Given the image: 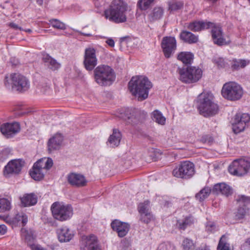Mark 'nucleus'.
<instances>
[{
    "instance_id": "obj_55",
    "label": "nucleus",
    "mask_w": 250,
    "mask_h": 250,
    "mask_svg": "<svg viewBox=\"0 0 250 250\" xmlns=\"http://www.w3.org/2000/svg\"><path fill=\"white\" fill-rule=\"evenodd\" d=\"M45 160V158H43L39 160H38L37 162H36L34 165L35 167H38L44 170V161Z\"/></svg>"
},
{
    "instance_id": "obj_30",
    "label": "nucleus",
    "mask_w": 250,
    "mask_h": 250,
    "mask_svg": "<svg viewBox=\"0 0 250 250\" xmlns=\"http://www.w3.org/2000/svg\"><path fill=\"white\" fill-rule=\"evenodd\" d=\"M132 115L128 117V119H134L137 121H143L147 116V113L138 109H134L132 111ZM133 121V120H132Z\"/></svg>"
},
{
    "instance_id": "obj_56",
    "label": "nucleus",
    "mask_w": 250,
    "mask_h": 250,
    "mask_svg": "<svg viewBox=\"0 0 250 250\" xmlns=\"http://www.w3.org/2000/svg\"><path fill=\"white\" fill-rule=\"evenodd\" d=\"M29 247L32 250H46V249L42 247L38 244H29Z\"/></svg>"
},
{
    "instance_id": "obj_51",
    "label": "nucleus",
    "mask_w": 250,
    "mask_h": 250,
    "mask_svg": "<svg viewBox=\"0 0 250 250\" xmlns=\"http://www.w3.org/2000/svg\"><path fill=\"white\" fill-rule=\"evenodd\" d=\"M175 48H163V51L166 58H169L174 53Z\"/></svg>"
},
{
    "instance_id": "obj_8",
    "label": "nucleus",
    "mask_w": 250,
    "mask_h": 250,
    "mask_svg": "<svg viewBox=\"0 0 250 250\" xmlns=\"http://www.w3.org/2000/svg\"><path fill=\"white\" fill-rule=\"evenodd\" d=\"M194 164L188 161L181 162L172 171V174L177 178L188 179L194 174Z\"/></svg>"
},
{
    "instance_id": "obj_31",
    "label": "nucleus",
    "mask_w": 250,
    "mask_h": 250,
    "mask_svg": "<svg viewBox=\"0 0 250 250\" xmlns=\"http://www.w3.org/2000/svg\"><path fill=\"white\" fill-rule=\"evenodd\" d=\"M177 58L185 64H190L193 59V54L189 52H182L178 54Z\"/></svg>"
},
{
    "instance_id": "obj_2",
    "label": "nucleus",
    "mask_w": 250,
    "mask_h": 250,
    "mask_svg": "<svg viewBox=\"0 0 250 250\" xmlns=\"http://www.w3.org/2000/svg\"><path fill=\"white\" fill-rule=\"evenodd\" d=\"M127 6L123 0H113L109 7L105 10L106 19L115 23H119L126 21Z\"/></svg>"
},
{
    "instance_id": "obj_36",
    "label": "nucleus",
    "mask_w": 250,
    "mask_h": 250,
    "mask_svg": "<svg viewBox=\"0 0 250 250\" xmlns=\"http://www.w3.org/2000/svg\"><path fill=\"white\" fill-rule=\"evenodd\" d=\"M162 47H176V41L173 37H165L163 38Z\"/></svg>"
},
{
    "instance_id": "obj_49",
    "label": "nucleus",
    "mask_w": 250,
    "mask_h": 250,
    "mask_svg": "<svg viewBox=\"0 0 250 250\" xmlns=\"http://www.w3.org/2000/svg\"><path fill=\"white\" fill-rule=\"evenodd\" d=\"M206 230L209 233H213L217 230L216 226L214 222H208L207 223Z\"/></svg>"
},
{
    "instance_id": "obj_3",
    "label": "nucleus",
    "mask_w": 250,
    "mask_h": 250,
    "mask_svg": "<svg viewBox=\"0 0 250 250\" xmlns=\"http://www.w3.org/2000/svg\"><path fill=\"white\" fill-rule=\"evenodd\" d=\"M198 109L200 114L205 117L213 116L218 113L219 107L214 103L211 96L201 94L198 98Z\"/></svg>"
},
{
    "instance_id": "obj_53",
    "label": "nucleus",
    "mask_w": 250,
    "mask_h": 250,
    "mask_svg": "<svg viewBox=\"0 0 250 250\" xmlns=\"http://www.w3.org/2000/svg\"><path fill=\"white\" fill-rule=\"evenodd\" d=\"M213 138L209 135H204L202 137L201 139V141L203 143H207L208 144H210L213 142Z\"/></svg>"
},
{
    "instance_id": "obj_38",
    "label": "nucleus",
    "mask_w": 250,
    "mask_h": 250,
    "mask_svg": "<svg viewBox=\"0 0 250 250\" xmlns=\"http://www.w3.org/2000/svg\"><path fill=\"white\" fill-rule=\"evenodd\" d=\"M49 21L50 24L54 28L62 30L66 29V25L58 19H51Z\"/></svg>"
},
{
    "instance_id": "obj_47",
    "label": "nucleus",
    "mask_w": 250,
    "mask_h": 250,
    "mask_svg": "<svg viewBox=\"0 0 250 250\" xmlns=\"http://www.w3.org/2000/svg\"><path fill=\"white\" fill-rule=\"evenodd\" d=\"M140 214L141 221L145 223L148 224L153 219V215L151 213H142Z\"/></svg>"
},
{
    "instance_id": "obj_33",
    "label": "nucleus",
    "mask_w": 250,
    "mask_h": 250,
    "mask_svg": "<svg viewBox=\"0 0 250 250\" xmlns=\"http://www.w3.org/2000/svg\"><path fill=\"white\" fill-rule=\"evenodd\" d=\"M194 219L192 216L186 217L182 222L178 221V228L180 229L184 230L188 226L194 223Z\"/></svg>"
},
{
    "instance_id": "obj_12",
    "label": "nucleus",
    "mask_w": 250,
    "mask_h": 250,
    "mask_svg": "<svg viewBox=\"0 0 250 250\" xmlns=\"http://www.w3.org/2000/svg\"><path fill=\"white\" fill-rule=\"evenodd\" d=\"M211 28V34L213 42L218 46H222L226 44V41L224 38L223 29L220 24H216L211 22L209 25Z\"/></svg>"
},
{
    "instance_id": "obj_35",
    "label": "nucleus",
    "mask_w": 250,
    "mask_h": 250,
    "mask_svg": "<svg viewBox=\"0 0 250 250\" xmlns=\"http://www.w3.org/2000/svg\"><path fill=\"white\" fill-rule=\"evenodd\" d=\"M15 223L21 225L22 227L26 225L28 221V218L26 214L23 212L17 213L13 219Z\"/></svg>"
},
{
    "instance_id": "obj_58",
    "label": "nucleus",
    "mask_w": 250,
    "mask_h": 250,
    "mask_svg": "<svg viewBox=\"0 0 250 250\" xmlns=\"http://www.w3.org/2000/svg\"><path fill=\"white\" fill-rule=\"evenodd\" d=\"M162 205L165 207L168 208L171 206L172 203L169 201L164 200L161 203Z\"/></svg>"
},
{
    "instance_id": "obj_52",
    "label": "nucleus",
    "mask_w": 250,
    "mask_h": 250,
    "mask_svg": "<svg viewBox=\"0 0 250 250\" xmlns=\"http://www.w3.org/2000/svg\"><path fill=\"white\" fill-rule=\"evenodd\" d=\"M24 239L27 243L28 246L29 244H32V242L34 240V237L33 235L28 232H26L24 235Z\"/></svg>"
},
{
    "instance_id": "obj_25",
    "label": "nucleus",
    "mask_w": 250,
    "mask_h": 250,
    "mask_svg": "<svg viewBox=\"0 0 250 250\" xmlns=\"http://www.w3.org/2000/svg\"><path fill=\"white\" fill-rule=\"evenodd\" d=\"M120 45L126 47H134L139 45L140 40L137 38H133L129 36L122 37L120 39Z\"/></svg>"
},
{
    "instance_id": "obj_27",
    "label": "nucleus",
    "mask_w": 250,
    "mask_h": 250,
    "mask_svg": "<svg viewBox=\"0 0 250 250\" xmlns=\"http://www.w3.org/2000/svg\"><path fill=\"white\" fill-rule=\"evenodd\" d=\"M180 38L184 42L188 43H196L198 41V36H196L190 32L183 31L180 34Z\"/></svg>"
},
{
    "instance_id": "obj_45",
    "label": "nucleus",
    "mask_w": 250,
    "mask_h": 250,
    "mask_svg": "<svg viewBox=\"0 0 250 250\" xmlns=\"http://www.w3.org/2000/svg\"><path fill=\"white\" fill-rule=\"evenodd\" d=\"M182 246L185 250H192L194 248L192 240L188 238H185L183 240Z\"/></svg>"
},
{
    "instance_id": "obj_23",
    "label": "nucleus",
    "mask_w": 250,
    "mask_h": 250,
    "mask_svg": "<svg viewBox=\"0 0 250 250\" xmlns=\"http://www.w3.org/2000/svg\"><path fill=\"white\" fill-rule=\"evenodd\" d=\"M74 234L66 227L60 229L58 232V239L61 242H68L72 239Z\"/></svg>"
},
{
    "instance_id": "obj_64",
    "label": "nucleus",
    "mask_w": 250,
    "mask_h": 250,
    "mask_svg": "<svg viewBox=\"0 0 250 250\" xmlns=\"http://www.w3.org/2000/svg\"><path fill=\"white\" fill-rule=\"evenodd\" d=\"M196 250H209V249L206 246H201L198 248Z\"/></svg>"
},
{
    "instance_id": "obj_59",
    "label": "nucleus",
    "mask_w": 250,
    "mask_h": 250,
    "mask_svg": "<svg viewBox=\"0 0 250 250\" xmlns=\"http://www.w3.org/2000/svg\"><path fill=\"white\" fill-rule=\"evenodd\" d=\"M7 228L4 225H0V234L3 235L5 233Z\"/></svg>"
},
{
    "instance_id": "obj_22",
    "label": "nucleus",
    "mask_w": 250,
    "mask_h": 250,
    "mask_svg": "<svg viewBox=\"0 0 250 250\" xmlns=\"http://www.w3.org/2000/svg\"><path fill=\"white\" fill-rule=\"evenodd\" d=\"M21 204L23 207H29L35 205L37 203V195L33 193H26L20 198Z\"/></svg>"
},
{
    "instance_id": "obj_44",
    "label": "nucleus",
    "mask_w": 250,
    "mask_h": 250,
    "mask_svg": "<svg viewBox=\"0 0 250 250\" xmlns=\"http://www.w3.org/2000/svg\"><path fill=\"white\" fill-rule=\"evenodd\" d=\"M236 200L240 206L244 205L245 206L250 204V196L239 195Z\"/></svg>"
},
{
    "instance_id": "obj_54",
    "label": "nucleus",
    "mask_w": 250,
    "mask_h": 250,
    "mask_svg": "<svg viewBox=\"0 0 250 250\" xmlns=\"http://www.w3.org/2000/svg\"><path fill=\"white\" fill-rule=\"evenodd\" d=\"M44 170L50 169L53 166V160L50 158H45L44 161Z\"/></svg>"
},
{
    "instance_id": "obj_10",
    "label": "nucleus",
    "mask_w": 250,
    "mask_h": 250,
    "mask_svg": "<svg viewBox=\"0 0 250 250\" xmlns=\"http://www.w3.org/2000/svg\"><path fill=\"white\" fill-rule=\"evenodd\" d=\"M10 80L11 81L12 87L20 92L26 91L30 87V82L28 79L20 73L11 74Z\"/></svg>"
},
{
    "instance_id": "obj_19",
    "label": "nucleus",
    "mask_w": 250,
    "mask_h": 250,
    "mask_svg": "<svg viewBox=\"0 0 250 250\" xmlns=\"http://www.w3.org/2000/svg\"><path fill=\"white\" fill-rule=\"evenodd\" d=\"M212 193L215 194H221L229 196L232 194V188L224 183L215 184L211 189Z\"/></svg>"
},
{
    "instance_id": "obj_26",
    "label": "nucleus",
    "mask_w": 250,
    "mask_h": 250,
    "mask_svg": "<svg viewBox=\"0 0 250 250\" xmlns=\"http://www.w3.org/2000/svg\"><path fill=\"white\" fill-rule=\"evenodd\" d=\"M121 137V132L116 129H113V133L109 136L108 142L112 147L117 146L120 144Z\"/></svg>"
},
{
    "instance_id": "obj_42",
    "label": "nucleus",
    "mask_w": 250,
    "mask_h": 250,
    "mask_svg": "<svg viewBox=\"0 0 250 250\" xmlns=\"http://www.w3.org/2000/svg\"><path fill=\"white\" fill-rule=\"evenodd\" d=\"M183 3L181 1H172L168 3V9L171 12L177 11L183 7Z\"/></svg>"
},
{
    "instance_id": "obj_61",
    "label": "nucleus",
    "mask_w": 250,
    "mask_h": 250,
    "mask_svg": "<svg viewBox=\"0 0 250 250\" xmlns=\"http://www.w3.org/2000/svg\"><path fill=\"white\" fill-rule=\"evenodd\" d=\"M106 42L110 47L114 46L115 42L114 40L112 39H108L106 41Z\"/></svg>"
},
{
    "instance_id": "obj_4",
    "label": "nucleus",
    "mask_w": 250,
    "mask_h": 250,
    "mask_svg": "<svg viewBox=\"0 0 250 250\" xmlns=\"http://www.w3.org/2000/svg\"><path fill=\"white\" fill-rule=\"evenodd\" d=\"M94 79L96 82L101 86L111 84L115 79L113 70L109 66L101 65L94 70Z\"/></svg>"
},
{
    "instance_id": "obj_48",
    "label": "nucleus",
    "mask_w": 250,
    "mask_h": 250,
    "mask_svg": "<svg viewBox=\"0 0 250 250\" xmlns=\"http://www.w3.org/2000/svg\"><path fill=\"white\" fill-rule=\"evenodd\" d=\"M214 62L219 68H225L228 65V62H227L224 59L221 58L214 59Z\"/></svg>"
},
{
    "instance_id": "obj_37",
    "label": "nucleus",
    "mask_w": 250,
    "mask_h": 250,
    "mask_svg": "<svg viewBox=\"0 0 250 250\" xmlns=\"http://www.w3.org/2000/svg\"><path fill=\"white\" fill-rule=\"evenodd\" d=\"M227 240L228 238L226 235L222 236L217 246V250H230L229 244L227 243Z\"/></svg>"
},
{
    "instance_id": "obj_63",
    "label": "nucleus",
    "mask_w": 250,
    "mask_h": 250,
    "mask_svg": "<svg viewBox=\"0 0 250 250\" xmlns=\"http://www.w3.org/2000/svg\"><path fill=\"white\" fill-rule=\"evenodd\" d=\"M4 84L6 87H7L8 88H10V83L8 82L7 77H5V78Z\"/></svg>"
},
{
    "instance_id": "obj_39",
    "label": "nucleus",
    "mask_w": 250,
    "mask_h": 250,
    "mask_svg": "<svg viewBox=\"0 0 250 250\" xmlns=\"http://www.w3.org/2000/svg\"><path fill=\"white\" fill-rule=\"evenodd\" d=\"M211 192L212 191L210 188H205L201 190L196 195V198L198 199L200 201H202L208 197Z\"/></svg>"
},
{
    "instance_id": "obj_60",
    "label": "nucleus",
    "mask_w": 250,
    "mask_h": 250,
    "mask_svg": "<svg viewBox=\"0 0 250 250\" xmlns=\"http://www.w3.org/2000/svg\"><path fill=\"white\" fill-rule=\"evenodd\" d=\"M244 247H246L250 250V237L246 239L243 244Z\"/></svg>"
},
{
    "instance_id": "obj_21",
    "label": "nucleus",
    "mask_w": 250,
    "mask_h": 250,
    "mask_svg": "<svg viewBox=\"0 0 250 250\" xmlns=\"http://www.w3.org/2000/svg\"><path fill=\"white\" fill-rule=\"evenodd\" d=\"M210 24L211 22L210 21H194L188 24V28L193 32H198L205 29H209Z\"/></svg>"
},
{
    "instance_id": "obj_13",
    "label": "nucleus",
    "mask_w": 250,
    "mask_h": 250,
    "mask_svg": "<svg viewBox=\"0 0 250 250\" xmlns=\"http://www.w3.org/2000/svg\"><path fill=\"white\" fill-rule=\"evenodd\" d=\"M97 63L96 50L94 48H86L84 52L83 64L85 69L91 71Z\"/></svg>"
},
{
    "instance_id": "obj_29",
    "label": "nucleus",
    "mask_w": 250,
    "mask_h": 250,
    "mask_svg": "<svg viewBox=\"0 0 250 250\" xmlns=\"http://www.w3.org/2000/svg\"><path fill=\"white\" fill-rule=\"evenodd\" d=\"M44 170L35 167L34 165L32 170L30 171L31 177L36 181H40L42 180L44 176Z\"/></svg>"
},
{
    "instance_id": "obj_7",
    "label": "nucleus",
    "mask_w": 250,
    "mask_h": 250,
    "mask_svg": "<svg viewBox=\"0 0 250 250\" xmlns=\"http://www.w3.org/2000/svg\"><path fill=\"white\" fill-rule=\"evenodd\" d=\"M51 209L54 218L61 221L69 219L73 215L71 206L65 205L62 202L54 203L51 206Z\"/></svg>"
},
{
    "instance_id": "obj_5",
    "label": "nucleus",
    "mask_w": 250,
    "mask_h": 250,
    "mask_svg": "<svg viewBox=\"0 0 250 250\" xmlns=\"http://www.w3.org/2000/svg\"><path fill=\"white\" fill-rule=\"evenodd\" d=\"M222 96L229 101H236L240 100L243 95V89L241 86L233 82L225 83L222 87Z\"/></svg>"
},
{
    "instance_id": "obj_43",
    "label": "nucleus",
    "mask_w": 250,
    "mask_h": 250,
    "mask_svg": "<svg viewBox=\"0 0 250 250\" xmlns=\"http://www.w3.org/2000/svg\"><path fill=\"white\" fill-rule=\"evenodd\" d=\"M154 0H139L138 2V6L142 10L147 9Z\"/></svg>"
},
{
    "instance_id": "obj_32",
    "label": "nucleus",
    "mask_w": 250,
    "mask_h": 250,
    "mask_svg": "<svg viewBox=\"0 0 250 250\" xmlns=\"http://www.w3.org/2000/svg\"><path fill=\"white\" fill-rule=\"evenodd\" d=\"M163 14V9L160 7H156L153 9L152 12L148 15V19L151 21H156L160 19Z\"/></svg>"
},
{
    "instance_id": "obj_50",
    "label": "nucleus",
    "mask_w": 250,
    "mask_h": 250,
    "mask_svg": "<svg viewBox=\"0 0 250 250\" xmlns=\"http://www.w3.org/2000/svg\"><path fill=\"white\" fill-rule=\"evenodd\" d=\"M246 208H239L236 213L235 217L238 219L243 218L246 214Z\"/></svg>"
},
{
    "instance_id": "obj_57",
    "label": "nucleus",
    "mask_w": 250,
    "mask_h": 250,
    "mask_svg": "<svg viewBox=\"0 0 250 250\" xmlns=\"http://www.w3.org/2000/svg\"><path fill=\"white\" fill-rule=\"evenodd\" d=\"M8 25L11 28L15 30H23V29L22 27L19 26L17 24L14 22H10Z\"/></svg>"
},
{
    "instance_id": "obj_1",
    "label": "nucleus",
    "mask_w": 250,
    "mask_h": 250,
    "mask_svg": "<svg viewBox=\"0 0 250 250\" xmlns=\"http://www.w3.org/2000/svg\"><path fill=\"white\" fill-rule=\"evenodd\" d=\"M152 87L151 82L146 77H133L128 83V89L132 95L142 101L148 97L149 89Z\"/></svg>"
},
{
    "instance_id": "obj_16",
    "label": "nucleus",
    "mask_w": 250,
    "mask_h": 250,
    "mask_svg": "<svg viewBox=\"0 0 250 250\" xmlns=\"http://www.w3.org/2000/svg\"><path fill=\"white\" fill-rule=\"evenodd\" d=\"M20 130V125L18 123H5L1 125L0 131L7 138L11 137L19 132Z\"/></svg>"
},
{
    "instance_id": "obj_24",
    "label": "nucleus",
    "mask_w": 250,
    "mask_h": 250,
    "mask_svg": "<svg viewBox=\"0 0 250 250\" xmlns=\"http://www.w3.org/2000/svg\"><path fill=\"white\" fill-rule=\"evenodd\" d=\"M250 62V60L247 59H233L230 61L231 69L232 71L238 70L245 67Z\"/></svg>"
},
{
    "instance_id": "obj_11",
    "label": "nucleus",
    "mask_w": 250,
    "mask_h": 250,
    "mask_svg": "<svg viewBox=\"0 0 250 250\" xmlns=\"http://www.w3.org/2000/svg\"><path fill=\"white\" fill-rule=\"evenodd\" d=\"M250 120V116L247 113H237L235 115L232 124V130L237 134L243 131L247 123Z\"/></svg>"
},
{
    "instance_id": "obj_18",
    "label": "nucleus",
    "mask_w": 250,
    "mask_h": 250,
    "mask_svg": "<svg viewBox=\"0 0 250 250\" xmlns=\"http://www.w3.org/2000/svg\"><path fill=\"white\" fill-rule=\"evenodd\" d=\"M68 182L72 186L81 187L85 186L87 181L84 176L81 174L71 173L67 175Z\"/></svg>"
},
{
    "instance_id": "obj_17",
    "label": "nucleus",
    "mask_w": 250,
    "mask_h": 250,
    "mask_svg": "<svg viewBox=\"0 0 250 250\" xmlns=\"http://www.w3.org/2000/svg\"><path fill=\"white\" fill-rule=\"evenodd\" d=\"M111 227L114 231L117 232L120 237H123L126 235L129 230L128 224L115 220L112 222Z\"/></svg>"
},
{
    "instance_id": "obj_15",
    "label": "nucleus",
    "mask_w": 250,
    "mask_h": 250,
    "mask_svg": "<svg viewBox=\"0 0 250 250\" xmlns=\"http://www.w3.org/2000/svg\"><path fill=\"white\" fill-rule=\"evenodd\" d=\"M81 248L82 250H101L97 237L94 235L83 236Z\"/></svg>"
},
{
    "instance_id": "obj_40",
    "label": "nucleus",
    "mask_w": 250,
    "mask_h": 250,
    "mask_svg": "<svg viewBox=\"0 0 250 250\" xmlns=\"http://www.w3.org/2000/svg\"><path fill=\"white\" fill-rule=\"evenodd\" d=\"M11 203L5 198L0 199V212H4L11 209Z\"/></svg>"
},
{
    "instance_id": "obj_41",
    "label": "nucleus",
    "mask_w": 250,
    "mask_h": 250,
    "mask_svg": "<svg viewBox=\"0 0 250 250\" xmlns=\"http://www.w3.org/2000/svg\"><path fill=\"white\" fill-rule=\"evenodd\" d=\"M138 209L139 213H151L149 211V202L147 200L143 203H140L138 205Z\"/></svg>"
},
{
    "instance_id": "obj_46",
    "label": "nucleus",
    "mask_w": 250,
    "mask_h": 250,
    "mask_svg": "<svg viewBox=\"0 0 250 250\" xmlns=\"http://www.w3.org/2000/svg\"><path fill=\"white\" fill-rule=\"evenodd\" d=\"M157 250H176L175 246L170 243H163L159 245Z\"/></svg>"
},
{
    "instance_id": "obj_62",
    "label": "nucleus",
    "mask_w": 250,
    "mask_h": 250,
    "mask_svg": "<svg viewBox=\"0 0 250 250\" xmlns=\"http://www.w3.org/2000/svg\"><path fill=\"white\" fill-rule=\"evenodd\" d=\"M10 62L12 64V65H16L19 63L18 60L15 58H11L10 60Z\"/></svg>"
},
{
    "instance_id": "obj_34",
    "label": "nucleus",
    "mask_w": 250,
    "mask_h": 250,
    "mask_svg": "<svg viewBox=\"0 0 250 250\" xmlns=\"http://www.w3.org/2000/svg\"><path fill=\"white\" fill-rule=\"evenodd\" d=\"M152 120L158 124L164 125L166 122V118L162 113L158 110H154L151 115Z\"/></svg>"
},
{
    "instance_id": "obj_20",
    "label": "nucleus",
    "mask_w": 250,
    "mask_h": 250,
    "mask_svg": "<svg viewBox=\"0 0 250 250\" xmlns=\"http://www.w3.org/2000/svg\"><path fill=\"white\" fill-rule=\"evenodd\" d=\"M63 140V137L61 134L57 133L54 135L48 142V150L51 152L59 149Z\"/></svg>"
},
{
    "instance_id": "obj_6",
    "label": "nucleus",
    "mask_w": 250,
    "mask_h": 250,
    "mask_svg": "<svg viewBox=\"0 0 250 250\" xmlns=\"http://www.w3.org/2000/svg\"><path fill=\"white\" fill-rule=\"evenodd\" d=\"M178 72L180 75V80L186 83L198 82L201 78L203 73L201 69L194 66H188L186 68H178Z\"/></svg>"
},
{
    "instance_id": "obj_9",
    "label": "nucleus",
    "mask_w": 250,
    "mask_h": 250,
    "mask_svg": "<svg viewBox=\"0 0 250 250\" xmlns=\"http://www.w3.org/2000/svg\"><path fill=\"white\" fill-rule=\"evenodd\" d=\"M250 168V163L244 159L235 160L229 165L228 170L233 175L241 176L247 174Z\"/></svg>"
},
{
    "instance_id": "obj_14",
    "label": "nucleus",
    "mask_w": 250,
    "mask_h": 250,
    "mask_svg": "<svg viewBox=\"0 0 250 250\" xmlns=\"http://www.w3.org/2000/svg\"><path fill=\"white\" fill-rule=\"evenodd\" d=\"M24 165L22 159H14L10 161L5 166L3 173L5 175L19 174Z\"/></svg>"
},
{
    "instance_id": "obj_28",
    "label": "nucleus",
    "mask_w": 250,
    "mask_h": 250,
    "mask_svg": "<svg viewBox=\"0 0 250 250\" xmlns=\"http://www.w3.org/2000/svg\"><path fill=\"white\" fill-rule=\"evenodd\" d=\"M42 59L45 62L48 63V67L53 71L57 70L61 67V64L48 54L43 55Z\"/></svg>"
}]
</instances>
